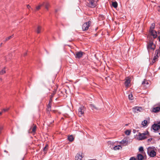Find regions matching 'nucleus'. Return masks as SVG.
<instances>
[{
  "instance_id": "1",
  "label": "nucleus",
  "mask_w": 160,
  "mask_h": 160,
  "mask_svg": "<svg viewBox=\"0 0 160 160\" xmlns=\"http://www.w3.org/2000/svg\"><path fill=\"white\" fill-rule=\"evenodd\" d=\"M155 150H156V149L155 147H149L147 148V153L150 157H154L156 155Z\"/></svg>"
},
{
  "instance_id": "2",
  "label": "nucleus",
  "mask_w": 160,
  "mask_h": 160,
  "mask_svg": "<svg viewBox=\"0 0 160 160\" xmlns=\"http://www.w3.org/2000/svg\"><path fill=\"white\" fill-rule=\"evenodd\" d=\"M155 25L154 23H152L150 27L149 30L151 35L153 36L154 39L156 38L157 37V32L153 30L155 28Z\"/></svg>"
},
{
  "instance_id": "3",
  "label": "nucleus",
  "mask_w": 160,
  "mask_h": 160,
  "mask_svg": "<svg viewBox=\"0 0 160 160\" xmlns=\"http://www.w3.org/2000/svg\"><path fill=\"white\" fill-rule=\"evenodd\" d=\"M98 5L97 2H95V0H88L86 5L90 8L95 7Z\"/></svg>"
},
{
  "instance_id": "4",
  "label": "nucleus",
  "mask_w": 160,
  "mask_h": 160,
  "mask_svg": "<svg viewBox=\"0 0 160 160\" xmlns=\"http://www.w3.org/2000/svg\"><path fill=\"white\" fill-rule=\"evenodd\" d=\"M147 48L148 51L150 49L154 51L156 48V45L154 44L153 42L150 41L148 43Z\"/></svg>"
},
{
  "instance_id": "5",
  "label": "nucleus",
  "mask_w": 160,
  "mask_h": 160,
  "mask_svg": "<svg viewBox=\"0 0 160 160\" xmlns=\"http://www.w3.org/2000/svg\"><path fill=\"white\" fill-rule=\"evenodd\" d=\"M91 23V22L89 21L88 22L84 23L82 26V29L83 31H85L88 30L89 27Z\"/></svg>"
},
{
  "instance_id": "6",
  "label": "nucleus",
  "mask_w": 160,
  "mask_h": 160,
  "mask_svg": "<svg viewBox=\"0 0 160 160\" xmlns=\"http://www.w3.org/2000/svg\"><path fill=\"white\" fill-rule=\"evenodd\" d=\"M148 133V131L147 132V133H141L140 132H139L138 136L139 139L140 140H144L147 138V137L145 136V135H147V134Z\"/></svg>"
},
{
  "instance_id": "7",
  "label": "nucleus",
  "mask_w": 160,
  "mask_h": 160,
  "mask_svg": "<svg viewBox=\"0 0 160 160\" xmlns=\"http://www.w3.org/2000/svg\"><path fill=\"white\" fill-rule=\"evenodd\" d=\"M49 5V3L48 2L43 3V4H41L37 6L36 7V10H39V9H40L41 7L44 6H45V8L46 9H47V10H48Z\"/></svg>"
},
{
  "instance_id": "8",
  "label": "nucleus",
  "mask_w": 160,
  "mask_h": 160,
  "mask_svg": "<svg viewBox=\"0 0 160 160\" xmlns=\"http://www.w3.org/2000/svg\"><path fill=\"white\" fill-rule=\"evenodd\" d=\"M84 107L83 106H81L79 107L78 109V113L79 116L81 117L82 115L84 113Z\"/></svg>"
},
{
  "instance_id": "9",
  "label": "nucleus",
  "mask_w": 160,
  "mask_h": 160,
  "mask_svg": "<svg viewBox=\"0 0 160 160\" xmlns=\"http://www.w3.org/2000/svg\"><path fill=\"white\" fill-rule=\"evenodd\" d=\"M85 53L81 51L77 52L76 53L75 57L76 58H81Z\"/></svg>"
},
{
  "instance_id": "10",
  "label": "nucleus",
  "mask_w": 160,
  "mask_h": 160,
  "mask_svg": "<svg viewBox=\"0 0 160 160\" xmlns=\"http://www.w3.org/2000/svg\"><path fill=\"white\" fill-rule=\"evenodd\" d=\"M152 128L155 131H157L159 130H160L159 127H158V124L157 123L153 124L152 126Z\"/></svg>"
},
{
  "instance_id": "11",
  "label": "nucleus",
  "mask_w": 160,
  "mask_h": 160,
  "mask_svg": "<svg viewBox=\"0 0 160 160\" xmlns=\"http://www.w3.org/2000/svg\"><path fill=\"white\" fill-rule=\"evenodd\" d=\"M154 55H156L157 58H158L160 56V46L159 47V48L155 50Z\"/></svg>"
},
{
  "instance_id": "12",
  "label": "nucleus",
  "mask_w": 160,
  "mask_h": 160,
  "mask_svg": "<svg viewBox=\"0 0 160 160\" xmlns=\"http://www.w3.org/2000/svg\"><path fill=\"white\" fill-rule=\"evenodd\" d=\"M140 109H141V107H135L133 108L132 109L133 112H135L138 113V111H140Z\"/></svg>"
},
{
  "instance_id": "13",
  "label": "nucleus",
  "mask_w": 160,
  "mask_h": 160,
  "mask_svg": "<svg viewBox=\"0 0 160 160\" xmlns=\"http://www.w3.org/2000/svg\"><path fill=\"white\" fill-rule=\"evenodd\" d=\"M137 158L138 160H143L144 159V157L140 153L138 154Z\"/></svg>"
},
{
  "instance_id": "14",
  "label": "nucleus",
  "mask_w": 160,
  "mask_h": 160,
  "mask_svg": "<svg viewBox=\"0 0 160 160\" xmlns=\"http://www.w3.org/2000/svg\"><path fill=\"white\" fill-rule=\"evenodd\" d=\"M89 105L90 108L93 110H97L98 109V108L96 107L93 104H90Z\"/></svg>"
},
{
  "instance_id": "15",
  "label": "nucleus",
  "mask_w": 160,
  "mask_h": 160,
  "mask_svg": "<svg viewBox=\"0 0 160 160\" xmlns=\"http://www.w3.org/2000/svg\"><path fill=\"white\" fill-rule=\"evenodd\" d=\"M82 158V155L79 154H77L75 157V160H81Z\"/></svg>"
},
{
  "instance_id": "16",
  "label": "nucleus",
  "mask_w": 160,
  "mask_h": 160,
  "mask_svg": "<svg viewBox=\"0 0 160 160\" xmlns=\"http://www.w3.org/2000/svg\"><path fill=\"white\" fill-rule=\"evenodd\" d=\"M160 110V107H157L153 108L152 111L154 112H158Z\"/></svg>"
},
{
  "instance_id": "17",
  "label": "nucleus",
  "mask_w": 160,
  "mask_h": 160,
  "mask_svg": "<svg viewBox=\"0 0 160 160\" xmlns=\"http://www.w3.org/2000/svg\"><path fill=\"white\" fill-rule=\"evenodd\" d=\"M128 141H126V140H124V139L122 140L120 142V144H125V146L127 145L128 144Z\"/></svg>"
},
{
  "instance_id": "18",
  "label": "nucleus",
  "mask_w": 160,
  "mask_h": 160,
  "mask_svg": "<svg viewBox=\"0 0 160 160\" xmlns=\"http://www.w3.org/2000/svg\"><path fill=\"white\" fill-rule=\"evenodd\" d=\"M131 80L130 79H126L124 84L126 87H128L129 86V84L130 83Z\"/></svg>"
},
{
  "instance_id": "19",
  "label": "nucleus",
  "mask_w": 160,
  "mask_h": 160,
  "mask_svg": "<svg viewBox=\"0 0 160 160\" xmlns=\"http://www.w3.org/2000/svg\"><path fill=\"white\" fill-rule=\"evenodd\" d=\"M105 16L103 14H99L98 15V20L100 21L103 20L105 18Z\"/></svg>"
},
{
  "instance_id": "20",
  "label": "nucleus",
  "mask_w": 160,
  "mask_h": 160,
  "mask_svg": "<svg viewBox=\"0 0 160 160\" xmlns=\"http://www.w3.org/2000/svg\"><path fill=\"white\" fill-rule=\"evenodd\" d=\"M74 138L72 135H71L68 137V139L70 142H72L74 140Z\"/></svg>"
},
{
  "instance_id": "21",
  "label": "nucleus",
  "mask_w": 160,
  "mask_h": 160,
  "mask_svg": "<svg viewBox=\"0 0 160 160\" xmlns=\"http://www.w3.org/2000/svg\"><path fill=\"white\" fill-rule=\"evenodd\" d=\"M112 5L115 8H116L118 7V4L116 1H115L112 2Z\"/></svg>"
},
{
  "instance_id": "22",
  "label": "nucleus",
  "mask_w": 160,
  "mask_h": 160,
  "mask_svg": "<svg viewBox=\"0 0 160 160\" xmlns=\"http://www.w3.org/2000/svg\"><path fill=\"white\" fill-rule=\"evenodd\" d=\"M120 147L121 148H122V147L120 145L115 146L114 147H113V149L115 150H117L119 149Z\"/></svg>"
},
{
  "instance_id": "23",
  "label": "nucleus",
  "mask_w": 160,
  "mask_h": 160,
  "mask_svg": "<svg viewBox=\"0 0 160 160\" xmlns=\"http://www.w3.org/2000/svg\"><path fill=\"white\" fill-rule=\"evenodd\" d=\"M41 30V27L39 26H38L37 27L36 31L38 33H40Z\"/></svg>"
},
{
  "instance_id": "24",
  "label": "nucleus",
  "mask_w": 160,
  "mask_h": 160,
  "mask_svg": "<svg viewBox=\"0 0 160 160\" xmlns=\"http://www.w3.org/2000/svg\"><path fill=\"white\" fill-rule=\"evenodd\" d=\"M51 104L48 103L47 106V110L48 112H49L51 111Z\"/></svg>"
},
{
  "instance_id": "25",
  "label": "nucleus",
  "mask_w": 160,
  "mask_h": 160,
  "mask_svg": "<svg viewBox=\"0 0 160 160\" xmlns=\"http://www.w3.org/2000/svg\"><path fill=\"white\" fill-rule=\"evenodd\" d=\"M158 58H157L156 55H154V57L153 58L152 60V63H151V64H153V63H154L156 62V61L157 60Z\"/></svg>"
},
{
  "instance_id": "26",
  "label": "nucleus",
  "mask_w": 160,
  "mask_h": 160,
  "mask_svg": "<svg viewBox=\"0 0 160 160\" xmlns=\"http://www.w3.org/2000/svg\"><path fill=\"white\" fill-rule=\"evenodd\" d=\"M5 68H4L1 71H0V74L2 75L6 73Z\"/></svg>"
},
{
  "instance_id": "27",
  "label": "nucleus",
  "mask_w": 160,
  "mask_h": 160,
  "mask_svg": "<svg viewBox=\"0 0 160 160\" xmlns=\"http://www.w3.org/2000/svg\"><path fill=\"white\" fill-rule=\"evenodd\" d=\"M147 121L146 120H144L142 122V124L143 126H145L147 125Z\"/></svg>"
},
{
  "instance_id": "28",
  "label": "nucleus",
  "mask_w": 160,
  "mask_h": 160,
  "mask_svg": "<svg viewBox=\"0 0 160 160\" xmlns=\"http://www.w3.org/2000/svg\"><path fill=\"white\" fill-rule=\"evenodd\" d=\"M13 35H12L5 38V42H6L7 41H8V40H9V39H11L12 38H13Z\"/></svg>"
},
{
  "instance_id": "29",
  "label": "nucleus",
  "mask_w": 160,
  "mask_h": 160,
  "mask_svg": "<svg viewBox=\"0 0 160 160\" xmlns=\"http://www.w3.org/2000/svg\"><path fill=\"white\" fill-rule=\"evenodd\" d=\"M131 132V131L130 130H127L125 131V134L127 135H129Z\"/></svg>"
},
{
  "instance_id": "30",
  "label": "nucleus",
  "mask_w": 160,
  "mask_h": 160,
  "mask_svg": "<svg viewBox=\"0 0 160 160\" xmlns=\"http://www.w3.org/2000/svg\"><path fill=\"white\" fill-rule=\"evenodd\" d=\"M48 147V145L47 144H46L43 149V151L44 152H47L48 150L47 147Z\"/></svg>"
},
{
  "instance_id": "31",
  "label": "nucleus",
  "mask_w": 160,
  "mask_h": 160,
  "mask_svg": "<svg viewBox=\"0 0 160 160\" xmlns=\"http://www.w3.org/2000/svg\"><path fill=\"white\" fill-rule=\"evenodd\" d=\"M139 151L141 153H143L144 150H143V148L142 146H141L139 148Z\"/></svg>"
},
{
  "instance_id": "32",
  "label": "nucleus",
  "mask_w": 160,
  "mask_h": 160,
  "mask_svg": "<svg viewBox=\"0 0 160 160\" xmlns=\"http://www.w3.org/2000/svg\"><path fill=\"white\" fill-rule=\"evenodd\" d=\"M133 95L132 93L129 94L128 95V98L131 100H132L133 99L132 98Z\"/></svg>"
},
{
  "instance_id": "33",
  "label": "nucleus",
  "mask_w": 160,
  "mask_h": 160,
  "mask_svg": "<svg viewBox=\"0 0 160 160\" xmlns=\"http://www.w3.org/2000/svg\"><path fill=\"white\" fill-rule=\"evenodd\" d=\"M37 127L36 126H34L32 130V132H34L36 131Z\"/></svg>"
},
{
  "instance_id": "34",
  "label": "nucleus",
  "mask_w": 160,
  "mask_h": 160,
  "mask_svg": "<svg viewBox=\"0 0 160 160\" xmlns=\"http://www.w3.org/2000/svg\"><path fill=\"white\" fill-rule=\"evenodd\" d=\"M9 109V108H7L5 109H3L2 110V112H7Z\"/></svg>"
},
{
  "instance_id": "35",
  "label": "nucleus",
  "mask_w": 160,
  "mask_h": 160,
  "mask_svg": "<svg viewBox=\"0 0 160 160\" xmlns=\"http://www.w3.org/2000/svg\"><path fill=\"white\" fill-rule=\"evenodd\" d=\"M129 160H136V159L134 157H131Z\"/></svg>"
},
{
  "instance_id": "36",
  "label": "nucleus",
  "mask_w": 160,
  "mask_h": 160,
  "mask_svg": "<svg viewBox=\"0 0 160 160\" xmlns=\"http://www.w3.org/2000/svg\"><path fill=\"white\" fill-rule=\"evenodd\" d=\"M54 94L53 93L51 94V95L50 96V98H52L54 96Z\"/></svg>"
},
{
  "instance_id": "37",
  "label": "nucleus",
  "mask_w": 160,
  "mask_h": 160,
  "mask_svg": "<svg viewBox=\"0 0 160 160\" xmlns=\"http://www.w3.org/2000/svg\"><path fill=\"white\" fill-rule=\"evenodd\" d=\"M52 98H50L48 103L51 104L52 102Z\"/></svg>"
},
{
  "instance_id": "38",
  "label": "nucleus",
  "mask_w": 160,
  "mask_h": 160,
  "mask_svg": "<svg viewBox=\"0 0 160 160\" xmlns=\"http://www.w3.org/2000/svg\"><path fill=\"white\" fill-rule=\"evenodd\" d=\"M158 124V127H159V129H160V121L158 122L157 123Z\"/></svg>"
},
{
  "instance_id": "39",
  "label": "nucleus",
  "mask_w": 160,
  "mask_h": 160,
  "mask_svg": "<svg viewBox=\"0 0 160 160\" xmlns=\"http://www.w3.org/2000/svg\"><path fill=\"white\" fill-rule=\"evenodd\" d=\"M152 138H150L148 139V142H149L151 141H152Z\"/></svg>"
},
{
  "instance_id": "40",
  "label": "nucleus",
  "mask_w": 160,
  "mask_h": 160,
  "mask_svg": "<svg viewBox=\"0 0 160 160\" xmlns=\"http://www.w3.org/2000/svg\"><path fill=\"white\" fill-rule=\"evenodd\" d=\"M146 81H145V80L142 82V84L143 85L145 84V83Z\"/></svg>"
},
{
  "instance_id": "41",
  "label": "nucleus",
  "mask_w": 160,
  "mask_h": 160,
  "mask_svg": "<svg viewBox=\"0 0 160 160\" xmlns=\"http://www.w3.org/2000/svg\"><path fill=\"white\" fill-rule=\"evenodd\" d=\"M132 132H133V133H135L136 132V130L134 129H133L132 130Z\"/></svg>"
},
{
  "instance_id": "42",
  "label": "nucleus",
  "mask_w": 160,
  "mask_h": 160,
  "mask_svg": "<svg viewBox=\"0 0 160 160\" xmlns=\"http://www.w3.org/2000/svg\"><path fill=\"white\" fill-rule=\"evenodd\" d=\"M27 8H28L29 9L30 8H31V7L29 5H27Z\"/></svg>"
},
{
  "instance_id": "43",
  "label": "nucleus",
  "mask_w": 160,
  "mask_h": 160,
  "mask_svg": "<svg viewBox=\"0 0 160 160\" xmlns=\"http://www.w3.org/2000/svg\"><path fill=\"white\" fill-rule=\"evenodd\" d=\"M158 39L159 41L160 42V35L158 37Z\"/></svg>"
},
{
  "instance_id": "44",
  "label": "nucleus",
  "mask_w": 160,
  "mask_h": 160,
  "mask_svg": "<svg viewBox=\"0 0 160 160\" xmlns=\"http://www.w3.org/2000/svg\"><path fill=\"white\" fill-rule=\"evenodd\" d=\"M27 55V52L25 53L24 54V56H26Z\"/></svg>"
},
{
  "instance_id": "45",
  "label": "nucleus",
  "mask_w": 160,
  "mask_h": 160,
  "mask_svg": "<svg viewBox=\"0 0 160 160\" xmlns=\"http://www.w3.org/2000/svg\"><path fill=\"white\" fill-rule=\"evenodd\" d=\"M58 10L56 9L55 10V13H56L58 11Z\"/></svg>"
},
{
  "instance_id": "46",
  "label": "nucleus",
  "mask_w": 160,
  "mask_h": 160,
  "mask_svg": "<svg viewBox=\"0 0 160 160\" xmlns=\"http://www.w3.org/2000/svg\"><path fill=\"white\" fill-rule=\"evenodd\" d=\"M4 152H6V153H8V152L6 150H4Z\"/></svg>"
},
{
  "instance_id": "47",
  "label": "nucleus",
  "mask_w": 160,
  "mask_h": 160,
  "mask_svg": "<svg viewBox=\"0 0 160 160\" xmlns=\"http://www.w3.org/2000/svg\"><path fill=\"white\" fill-rule=\"evenodd\" d=\"M2 112H0V115H1V114H2Z\"/></svg>"
},
{
  "instance_id": "48",
  "label": "nucleus",
  "mask_w": 160,
  "mask_h": 160,
  "mask_svg": "<svg viewBox=\"0 0 160 160\" xmlns=\"http://www.w3.org/2000/svg\"><path fill=\"white\" fill-rule=\"evenodd\" d=\"M99 0H97L96 1H95V2H97L98 3V1Z\"/></svg>"
},
{
  "instance_id": "49",
  "label": "nucleus",
  "mask_w": 160,
  "mask_h": 160,
  "mask_svg": "<svg viewBox=\"0 0 160 160\" xmlns=\"http://www.w3.org/2000/svg\"><path fill=\"white\" fill-rule=\"evenodd\" d=\"M158 34L160 33V32H159V31H158Z\"/></svg>"
},
{
  "instance_id": "50",
  "label": "nucleus",
  "mask_w": 160,
  "mask_h": 160,
  "mask_svg": "<svg viewBox=\"0 0 160 160\" xmlns=\"http://www.w3.org/2000/svg\"><path fill=\"white\" fill-rule=\"evenodd\" d=\"M2 44V43H1V44H0V46L1 47V46Z\"/></svg>"
},
{
  "instance_id": "51",
  "label": "nucleus",
  "mask_w": 160,
  "mask_h": 160,
  "mask_svg": "<svg viewBox=\"0 0 160 160\" xmlns=\"http://www.w3.org/2000/svg\"><path fill=\"white\" fill-rule=\"evenodd\" d=\"M22 160H24V158H22Z\"/></svg>"
},
{
  "instance_id": "52",
  "label": "nucleus",
  "mask_w": 160,
  "mask_h": 160,
  "mask_svg": "<svg viewBox=\"0 0 160 160\" xmlns=\"http://www.w3.org/2000/svg\"><path fill=\"white\" fill-rule=\"evenodd\" d=\"M160 69V67H159V68H158V69Z\"/></svg>"
},
{
  "instance_id": "53",
  "label": "nucleus",
  "mask_w": 160,
  "mask_h": 160,
  "mask_svg": "<svg viewBox=\"0 0 160 160\" xmlns=\"http://www.w3.org/2000/svg\"><path fill=\"white\" fill-rule=\"evenodd\" d=\"M159 135H160V133H159Z\"/></svg>"
}]
</instances>
